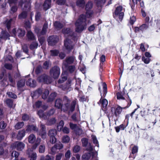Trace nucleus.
<instances>
[{"label": "nucleus", "instance_id": "obj_62", "mask_svg": "<svg viewBox=\"0 0 160 160\" xmlns=\"http://www.w3.org/2000/svg\"><path fill=\"white\" fill-rule=\"evenodd\" d=\"M4 67L7 69L11 70L12 68V66L11 64L6 63L4 65Z\"/></svg>", "mask_w": 160, "mask_h": 160}, {"label": "nucleus", "instance_id": "obj_30", "mask_svg": "<svg viewBox=\"0 0 160 160\" xmlns=\"http://www.w3.org/2000/svg\"><path fill=\"white\" fill-rule=\"evenodd\" d=\"M25 80L24 78L22 79L19 81L17 84V86L18 88L24 86L25 84Z\"/></svg>", "mask_w": 160, "mask_h": 160}, {"label": "nucleus", "instance_id": "obj_58", "mask_svg": "<svg viewBox=\"0 0 160 160\" xmlns=\"http://www.w3.org/2000/svg\"><path fill=\"white\" fill-rule=\"evenodd\" d=\"M80 148L79 146H76L74 147L73 149V152L75 153L78 152L80 150Z\"/></svg>", "mask_w": 160, "mask_h": 160}, {"label": "nucleus", "instance_id": "obj_47", "mask_svg": "<svg viewBox=\"0 0 160 160\" xmlns=\"http://www.w3.org/2000/svg\"><path fill=\"white\" fill-rule=\"evenodd\" d=\"M75 132L76 134L77 135H81L83 133V131L82 129L78 127L76 129H75Z\"/></svg>", "mask_w": 160, "mask_h": 160}, {"label": "nucleus", "instance_id": "obj_37", "mask_svg": "<svg viewBox=\"0 0 160 160\" xmlns=\"http://www.w3.org/2000/svg\"><path fill=\"white\" fill-rule=\"evenodd\" d=\"M124 93L122 92H118L117 94V98L118 99H125L124 97Z\"/></svg>", "mask_w": 160, "mask_h": 160}, {"label": "nucleus", "instance_id": "obj_57", "mask_svg": "<svg viewBox=\"0 0 160 160\" xmlns=\"http://www.w3.org/2000/svg\"><path fill=\"white\" fill-rule=\"evenodd\" d=\"M57 150L58 149L57 148V145H54L53 147H52L51 149L52 154H55L57 152Z\"/></svg>", "mask_w": 160, "mask_h": 160}, {"label": "nucleus", "instance_id": "obj_19", "mask_svg": "<svg viewBox=\"0 0 160 160\" xmlns=\"http://www.w3.org/2000/svg\"><path fill=\"white\" fill-rule=\"evenodd\" d=\"M62 32L66 37L71 36L73 35V33L69 28L63 29Z\"/></svg>", "mask_w": 160, "mask_h": 160}, {"label": "nucleus", "instance_id": "obj_32", "mask_svg": "<svg viewBox=\"0 0 160 160\" xmlns=\"http://www.w3.org/2000/svg\"><path fill=\"white\" fill-rule=\"evenodd\" d=\"M76 4L79 7L83 8L85 5V1L84 0H77L76 2Z\"/></svg>", "mask_w": 160, "mask_h": 160}, {"label": "nucleus", "instance_id": "obj_22", "mask_svg": "<svg viewBox=\"0 0 160 160\" xmlns=\"http://www.w3.org/2000/svg\"><path fill=\"white\" fill-rule=\"evenodd\" d=\"M35 32H36L37 34L38 37V40L40 43L41 44H42L44 40V38L43 37H40V35H39V28H35Z\"/></svg>", "mask_w": 160, "mask_h": 160}, {"label": "nucleus", "instance_id": "obj_46", "mask_svg": "<svg viewBox=\"0 0 160 160\" xmlns=\"http://www.w3.org/2000/svg\"><path fill=\"white\" fill-rule=\"evenodd\" d=\"M149 26L146 24H143L140 26V30L142 31H143L147 29L148 28Z\"/></svg>", "mask_w": 160, "mask_h": 160}, {"label": "nucleus", "instance_id": "obj_42", "mask_svg": "<svg viewBox=\"0 0 160 160\" xmlns=\"http://www.w3.org/2000/svg\"><path fill=\"white\" fill-rule=\"evenodd\" d=\"M42 98L43 99H45L47 98L49 94V92L47 90H42Z\"/></svg>", "mask_w": 160, "mask_h": 160}, {"label": "nucleus", "instance_id": "obj_6", "mask_svg": "<svg viewBox=\"0 0 160 160\" xmlns=\"http://www.w3.org/2000/svg\"><path fill=\"white\" fill-rule=\"evenodd\" d=\"M64 46L68 53H69L74 47V45L69 38H66L64 40Z\"/></svg>", "mask_w": 160, "mask_h": 160}, {"label": "nucleus", "instance_id": "obj_20", "mask_svg": "<svg viewBox=\"0 0 160 160\" xmlns=\"http://www.w3.org/2000/svg\"><path fill=\"white\" fill-rule=\"evenodd\" d=\"M26 85L31 87H34L36 86V82L34 80L30 79L27 81Z\"/></svg>", "mask_w": 160, "mask_h": 160}, {"label": "nucleus", "instance_id": "obj_15", "mask_svg": "<svg viewBox=\"0 0 160 160\" xmlns=\"http://www.w3.org/2000/svg\"><path fill=\"white\" fill-rule=\"evenodd\" d=\"M42 92V90L41 88H39L32 92L31 93V96L33 99H36L39 97Z\"/></svg>", "mask_w": 160, "mask_h": 160}, {"label": "nucleus", "instance_id": "obj_59", "mask_svg": "<svg viewBox=\"0 0 160 160\" xmlns=\"http://www.w3.org/2000/svg\"><path fill=\"white\" fill-rule=\"evenodd\" d=\"M6 124L3 121L0 122V128L1 129H4L6 128Z\"/></svg>", "mask_w": 160, "mask_h": 160}, {"label": "nucleus", "instance_id": "obj_4", "mask_svg": "<svg viewBox=\"0 0 160 160\" xmlns=\"http://www.w3.org/2000/svg\"><path fill=\"white\" fill-rule=\"evenodd\" d=\"M49 73L51 77L54 78H57L60 75V69L58 67L55 66L50 69Z\"/></svg>", "mask_w": 160, "mask_h": 160}, {"label": "nucleus", "instance_id": "obj_12", "mask_svg": "<svg viewBox=\"0 0 160 160\" xmlns=\"http://www.w3.org/2000/svg\"><path fill=\"white\" fill-rule=\"evenodd\" d=\"M71 81L70 80H68L67 81L66 85H62L58 86L56 83L57 86L61 88L62 90L67 91H70L71 88Z\"/></svg>", "mask_w": 160, "mask_h": 160}, {"label": "nucleus", "instance_id": "obj_21", "mask_svg": "<svg viewBox=\"0 0 160 160\" xmlns=\"http://www.w3.org/2000/svg\"><path fill=\"white\" fill-rule=\"evenodd\" d=\"M102 96L105 97L107 93V85L106 83L105 82H102Z\"/></svg>", "mask_w": 160, "mask_h": 160}, {"label": "nucleus", "instance_id": "obj_5", "mask_svg": "<svg viewBox=\"0 0 160 160\" xmlns=\"http://www.w3.org/2000/svg\"><path fill=\"white\" fill-rule=\"evenodd\" d=\"M122 108L120 106H118L116 108L112 107L111 108V111L112 114L114 116V120L116 122L118 120V117L119 116V115L121 113Z\"/></svg>", "mask_w": 160, "mask_h": 160}, {"label": "nucleus", "instance_id": "obj_49", "mask_svg": "<svg viewBox=\"0 0 160 160\" xmlns=\"http://www.w3.org/2000/svg\"><path fill=\"white\" fill-rule=\"evenodd\" d=\"M142 61L146 64H148L149 63L151 59L149 58L143 56L142 58Z\"/></svg>", "mask_w": 160, "mask_h": 160}, {"label": "nucleus", "instance_id": "obj_13", "mask_svg": "<svg viewBox=\"0 0 160 160\" xmlns=\"http://www.w3.org/2000/svg\"><path fill=\"white\" fill-rule=\"evenodd\" d=\"M59 40L58 38L56 36H53L49 37L48 39V43L49 45H54Z\"/></svg>", "mask_w": 160, "mask_h": 160}, {"label": "nucleus", "instance_id": "obj_25", "mask_svg": "<svg viewBox=\"0 0 160 160\" xmlns=\"http://www.w3.org/2000/svg\"><path fill=\"white\" fill-rule=\"evenodd\" d=\"M36 140V137L33 134H30L28 137V141L30 143H33Z\"/></svg>", "mask_w": 160, "mask_h": 160}, {"label": "nucleus", "instance_id": "obj_8", "mask_svg": "<svg viewBox=\"0 0 160 160\" xmlns=\"http://www.w3.org/2000/svg\"><path fill=\"white\" fill-rule=\"evenodd\" d=\"M92 6L93 4L91 2H88L86 5V16L88 18L91 17L93 14L92 11L90 10L92 8Z\"/></svg>", "mask_w": 160, "mask_h": 160}, {"label": "nucleus", "instance_id": "obj_1", "mask_svg": "<svg viewBox=\"0 0 160 160\" xmlns=\"http://www.w3.org/2000/svg\"><path fill=\"white\" fill-rule=\"evenodd\" d=\"M70 102L68 98L65 96L63 98V102L60 99H57L55 105L58 108H60L62 107V110L64 111H69L72 112L74 110L76 102L75 101H73L70 105H69Z\"/></svg>", "mask_w": 160, "mask_h": 160}, {"label": "nucleus", "instance_id": "obj_48", "mask_svg": "<svg viewBox=\"0 0 160 160\" xmlns=\"http://www.w3.org/2000/svg\"><path fill=\"white\" fill-rule=\"evenodd\" d=\"M38 134L40 135L42 138L45 139L46 137V134L45 131H44L42 132H39L38 131L37 132Z\"/></svg>", "mask_w": 160, "mask_h": 160}, {"label": "nucleus", "instance_id": "obj_56", "mask_svg": "<svg viewBox=\"0 0 160 160\" xmlns=\"http://www.w3.org/2000/svg\"><path fill=\"white\" fill-rule=\"evenodd\" d=\"M70 127L72 129L74 130V132L75 131V129H76L78 127L76 124H73L72 123L70 122L69 124Z\"/></svg>", "mask_w": 160, "mask_h": 160}, {"label": "nucleus", "instance_id": "obj_11", "mask_svg": "<svg viewBox=\"0 0 160 160\" xmlns=\"http://www.w3.org/2000/svg\"><path fill=\"white\" fill-rule=\"evenodd\" d=\"M30 0H25V2L22 3L20 2L19 3V5H20L23 10H29L30 8Z\"/></svg>", "mask_w": 160, "mask_h": 160}, {"label": "nucleus", "instance_id": "obj_7", "mask_svg": "<svg viewBox=\"0 0 160 160\" xmlns=\"http://www.w3.org/2000/svg\"><path fill=\"white\" fill-rule=\"evenodd\" d=\"M38 80L40 82H43L46 84H49L51 82L50 78L45 74L41 75L38 78Z\"/></svg>", "mask_w": 160, "mask_h": 160}, {"label": "nucleus", "instance_id": "obj_16", "mask_svg": "<svg viewBox=\"0 0 160 160\" xmlns=\"http://www.w3.org/2000/svg\"><path fill=\"white\" fill-rule=\"evenodd\" d=\"M27 153L30 158V160H36L37 155L36 152H32L31 149H28Z\"/></svg>", "mask_w": 160, "mask_h": 160}, {"label": "nucleus", "instance_id": "obj_3", "mask_svg": "<svg viewBox=\"0 0 160 160\" xmlns=\"http://www.w3.org/2000/svg\"><path fill=\"white\" fill-rule=\"evenodd\" d=\"M124 11L122 6H120L116 8L113 17L118 22H121L122 21L124 15Z\"/></svg>", "mask_w": 160, "mask_h": 160}, {"label": "nucleus", "instance_id": "obj_39", "mask_svg": "<svg viewBox=\"0 0 160 160\" xmlns=\"http://www.w3.org/2000/svg\"><path fill=\"white\" fill-rule=\"evenodd\" d=\"M57 94L56 93L54 92L52 93L50 95L48 99V102H51L52 101L56 96Z\"/></svg>", "mask_w": 160, "mask_h": 160}, {"label": "nucleus", "instance_id": "obj_35", "mask_svg": "<svg viewBox=\"0 0 160 160\" xmlns=\"http://www.w3.org/2000/svg\"><path fill=\"white\" fill-rule=\"evenodd\" d=\"M54 25L55 27L58 29H61L63 27V25L62 24L57 21L55 22L54 23Z\"/></svg>", "mask_w": 160, "mask_h": 160}, {"label": "nucleus", "instance_id": "obj_53", "mask_svg": "<svg viewBox=\"0 0 160 160\" xmlns=\"http://www.w3.org/2000/svg\"><path fill=\"white\" fill-rule=\"evenodd\" d=\"M7 105L9 107H12L13 105V101L9 99H7L6 101Z\"/></svg>", "mask_w": 160, "mask_h": 160}, {"label": "nucleus", "instance_id": "obj_41", "mask_svg": "<svg viewBox=\"0 0 160 160\" xmlns=\"http://www.w3.org/2000/svg\"><path fill=\"white\" fill-rule=\"evenodd\" d=\"M57 131L56 129H51L49 131L48 135L50 137L55 136L57 134Z\"/></svg>", "mask_w": 160, "mask_h": 160}, {"label": "nucleus", "instance_id": "obj_52", "mask_svg": "<svg viewBox=\"0 0 160 160\" xmlns=\"http://www.w3.org/2000/svg\"><path fill=\"white\" fill-rule=\"evenodd\" d=\"M45 146L44 145H41L39 148V152L40 153H43L45 152Z\"/></svg>", "mask_w": 160, "mask_h": 160}, {"label": "nucleus", "instance_id": "obj_40", "mask_svg": "<svg viewBox=\"0 0 160 160\" xmlns=\"http://www.w3.org/2000/svg\"><path fill=\"white\" fill-rule=\"evenodd\" d=\"M67 79L66 75H64L62 74L61 75V78L59 79L58 81V83H62L64 81Z\"/></svg>", "mask_w": 160, "mask_h": 160}, {"label": "nucleus", "instance_id": "obj_26", "mask_svg": "<svg viewBox=\"0 0 160 160\" xmlns=\"http://www.w3.org/2000/svg\"><path fill=\"white\" fill-rule=\"evenodd\" d=\"M37 114L39 116L40 118L43 119H46L47 118V116L46 113H43V111L42 110H39L37 112Z\"/></svg>", "mask_w": 160, "mask_h": 160}, {"label": "nucleus", "instance_id": "obj_23", "mask_svg": "<svg viewBox=\"0 0 160 160\" xmlns=\"http://www.w3.org/2000/svg\"><path fill=\"white\" fill-rule=\"evenodd\" d=\"M27 36L28 40H33L36 39L35 36L31 31L29 30L28 31Z\"/></svg>", "mask_w": 160, "mask_h": 160}, {"label": "nucleus", "instance_id": "obj_60", "mask_svg": "<svg viewBox=\"0 0 160 160\" xmlns=\"http://www.w3.org/2000/svg\"><path fill=\"white\" fill-rule=\"evenodd\" d=\"M51 65V63L48 61H46L43 63V68L47 69L48 68L49 66Z\"/></svg>", "mask_w": 160, "mask_h": 160}, {"label": "nucleus", "instance_id": "obj_43", "mask_svg": "<svg viewBox=\"0 0 160 160\" xmlns=\"http://www.w3.org/2000/svg\"><path fill=\"white\" fill-rule=\"evenodd\" d=\"M92 138L93 143L96 146H97L98 147H99V143L97 140V139L96 137L94 135H92Z\"/></svg>", "mask_w": 160, "mask_h": 160}, {"label": "nucleus", "instance_id": "obj_54", "mask_svg": "<svg viewBox=\"0 0 160 160\" xmlns=\"http://www.w3.org/2000/svg\"><path fill=\"white\" fill-rule=\"evenodd\" d=\"M76 69L75 67L74 66H70L68 67V70L69 72L72 73L75 71Z\"/></svg>", "mask_w": 160, "mask_h": 160}, {"label": "nucleus", "instance_id": "obj_38", "mask_svg": "<svg viewBox=\"0 0 160 160\" xmlns=\"http://www.w3.org/2000/svg\"><path fill=\"white\" fill-rule=\"evenodd\" d=\"M19 153L15 151H13L11 153V157L12 158H15L14 160H18V158L19 156Z\"/></svg>", "mask_w": 160, "mask_h": 160}, {"label": "nucleus", "instance_id": "obj_17", "mask_svg": "<svg viewBox=\"0 0 160 160\" xmlns=\"http://www.w3.org/2000/svg\"><path fill=\"white\" fill-rule=\"evenodd\" d=\"M9 34L5 31L2 30L0 35V42L2 40H5L8 38Z\"/></svg>", "mask_w": 160, "mask_h": 160}, {"label": "nucleus", "instance_id": "obj_24", "mask_svg": "<svg viewBox=\"0 0 160 160\" xmlns=\"http://www.w3.org/2000/svg\"><path fill=\"white\" fill-rule=\"evenodd\" d=\"M26 131L28 132L33 131L37 132L38 131V128L36 127V126L34 125H29L28 126Z\"/></svg>", "mask_w": 160, "mask_h": 160}, {"label": "nucleus", "instance_id": "obj_51", "mask_svg": "<svg viewBox=\"0 0 160 160\" xmlns=\"http://www.w3.org/2000/svg\"><path fill=\"white\" fill-rule=\"evenodd\" d=\"M27 16V13L25 12H23L21 14L19 15L18 18L19 19H22L25 18Z\"/></svg>", "mask_w": 160, "mask_h": 160}, {"label": "nucleus", "instance_id": "obj_34", "mask_svg": "<svg viewBox=\"0 0 160 160\" xmlns=\"http://www.w3.org/2000/svg\"><path fill=\"white\" fill-rule=\"evenodd\" d=\"M91 157L90 153L88 152L83 154L82 157V160H88Z\"/></svg>", "mask_w": 160, "mask_h": 160}, {"label": "nucleus", "instance_id": "obj_28", "mask_svg": "<svg viewBox=\"0 0 160 160\" xmlns=\"http://www.w3.org/2000/svg\"><path fill=\"white\" fill-rule=\"evenodd\" d=\"M102 105V109L103 111H106L107 105L108 103V100L106 99H103L102 102H101Z\"/></svg>", "mask_w": 160, "mask_h": 160}, {"label": "nucleus", "instance_id": "obj_64", "mask_svg": "<svg viewBox=\"0 0 160 160\" xmlns=\"http://www.w3.org/2000/svg\"><path fill=\"white\" fill-rule=\"evenodd\" d=\"M63 156V154L62 153H59L56 156V160H60L62 157Z\"/></svg>", "mask_w": 160, "mask_h": 160}, {"label": "nucleus", "instance_id": "obj_33", "mask_svg": "<svg viewBox=\"0 0 160 160\" xmlns=\"http://www.w3.org/2000/svg\"><path fill=\"white\" fill-rule=\"evenodd\" d=\"M40 142L41 139L39 138H37L35 143L32 145L31 149H30L32 151V150L35 149L37 148L38 145L40 144Z\"/></svg>", "mask_w": 160, "mask_h": 160}, {"label": "nucleus", "instance_id": "obj_61", "mask_svg": "<svg viewBox=\"0 0 160 160\" xmlns=\"http://www.w3.org/2000/svg\"><path fill=\"white\" fill-rule=\"evenodd\" d=\"M136 20L135 17L134 16L131 17L130 19V23L131 24H133Z\"/></svg>", "mask_w": 160, "mask_h": 160}, {"label": "nucleus", "instance_id": "obj_55", "mask_svg": "<svg viewBox=\"0 0 160 160\" xmlns=\"http://www.w3.org/2000/svg\"><path fill=\"white\" fill-rule=\"evenodd\" d=\"M64 124V122L63 121H61L59 122V124L57 126V128L58 130H61L63 127Z\"/></svg>", "mask_w": 160, "mask_h": 160}, {"label": "nucleus", "instance_id": "obj_36", "mask_svg": "<svg viewBox=\"0 0 160 160\" xmlns=\"http://www.w3.org/2000/svg\"><path fill=\"white\" fill-rule=\"evenodd\" d=\"M48 28V24L47 23H45L43 25L42 30L40 33V34L41 35H44L46 34Z\"/></svg>", "mask_w": 160, "mask_h": 160}, {"label": "nucleus", "instance_id": "obj_63", "mask_svg": "<svg viewBox=\"0 0 160 160\" xmlns=\"http://www.w3.org/2000/svg\"><path fill=\"white\" fill-rule=\"evenodd\" d=\"M7 94L8 95V96L14 98H17V96L13 93L12 92H7Z\"/></svg>", "mask_w": 160, "mask_h": 160}, {"label": "nucleus", "instance_id": "obj_2", "mask_svg": "<svg viewBox=\"0 0 160 160\" xmlns=\"http://www.w3.org/2000/svg\"><path fill=\"white\" fill-rule=\"evenodd\" d=\"M86 16L83 15H81L75 23L76 31L81 32L86 28Z\"/></svg>", "mask_w": 160, "mask_h": 160}, {"label": "nucleus", "instance_id": "obj_45", "mask_svg": "<svg viewBox=\"0 0 160 160\" xmlns=\"http://www.w3.org/2000/svg\"><path fill=\"white\" fill-rule=\"evenodd\" d=\"M38 45V43L37 42H33L30 46V48L31 49H33L37 48Z\"/></svg>", "mask_w": 160, "mask_h": 160}, {"label": "nucleus", "instance_id": "obj_50", "mask_svg": "<svg viewBox=\"0 0 160 160\" xmlns=\"http://www.w3.org/2000/svg\"><path fill=\"white\" fill-rule=\"evenodd\" d=\"M70 141L69 137L67 136H65L63 137L62 138V141L63 143H68Z\"/></svg>", "mask_w": 160, "mask_h": 160}, {"label": "nucleus", "instance_id": "obj_31", "mask_svg": "<svg viewBox=\"0 0 160 160\" xmlns=\"http://www.w3.org/2000/svg\"><path fill=\"white\" fill-rule=\"evenodd\" d=\"M51 6V2L48 1H45L43 5V9L46 10L49 8Z\"/></svg>", "mask_w": 160, "mask_h": 160}, {"label": "nucleus", "instance_id": "obj_9", "mask_svg": "<svg viewBox=\"0 0 160 160\" xmlns=\"http://www.w3.org/2000/svg\"><path fill=\"white\" fill-rule=\"evenodd\" d=\"M12 33L14 37L17 35L19 37L21 38L24 36L25 31L21 29H17L16 28H14L12 30Z\"/></svg>", "mask_w": 160, "mask_h": 160}, {"label": "nucleus", "instance_id": "obj_29", "mask_svg": "<svg viewBox=\"0 0 160 160\" xmlns=\"http://www.w3.org/2000/svg\"><path fill=\"white\" fill-rule=\"evenodd\" d=\"M75 59V57L73 56L67 57L66 59L65 62L67 64H71L73 62Z\"/></svg>", "mask_w": 160, "mask_h": 160}, {"label": "nucleus", "instance_id": "obj_18", "mask_svg": "<svg viewBox=\"0 0 160 160\" xmlns=\"http://www.w3.org/2000/svg\"><path fill=\"white\" fill-rule=\"evenodd\" d=\"M15 19L16 18L15 17L13 18H11L9 20H7L6 21L4 24L8 31H9V29L10 28L11 23L12 22H14Z\"/></svg>", "mask_w": 160, "mask_h": 160}, {"label": "nucleus", "instance_id": "obj_44", "mask_svg": "<svg viewBox=\"0 0 160 160\" xmlns=\"http://www.w3.org/2000/svg\"><path fill=\"white\" fill-rule=\"evenodd\" d=\"M24 123L23 122H19L16 124L15 126V129H18L21 128L23 125Z\"/></svg>", "mask_w": 160, "mask_h": 160}, {"label": "nucleus", "instance_id": "obj_14", "mask_svg": "<svg viewBox=\"0 0 160 160\" xmlns=\"http://www.w3.org/2000/svg\"><path fill=\"white\" fill-rule=\"evenodd\" d=\"M13 148L18 151H22L25 147V144L22 142H17L13 144Z\"/></svg>", "mask_w": 160, "mask_h": 160}, {"label": "nucleus", "instance_id": "obj_10", "mask_svg": "<svg viewBox=\"0 0 160 160\" xmlns=\"http://www.w3.org/2000/svg\"><path fill=\"white\" fill-rule=\"evenodd\" d=\"M20 1L22 2V0H20ZM17 2V0H8V3L11 7L10 12L11 13L15 12L17 10V7L15 5Z\"/></svg>", "mask_w": 160, "mask_h": 160}, {"label": "nucleus", "instance_id": "obj_27", "mask_svg": "<svg viewBox=\"0 0 160 160\" xmlns=\"http://www.w3.org/2000/svg\"><path fill=\"white\" fill-rule=\"evenodd\" d=\"M25 131L24 130H22L18 132L17 135V138L18 140H21L24 136Z\"/></svg>", "mask_w": 160, "mask_h": 160}]
</instances>
